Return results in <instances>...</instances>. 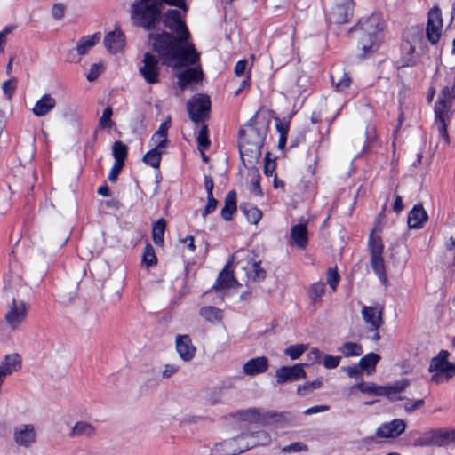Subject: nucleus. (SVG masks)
Wrapping results in <instances>:
<instances>
[{"label": "nucleus", "instance_id": "nucleus-1", "mask_svg": "<svg viewBox=\"0 0 455 455\" xmlns=\"http://www.w3.org/2000/svg\"><path fill=\"white\" fill-rule=\"evenodd\" d=\"M152 46L161 58L163 64L180 68L194 65L199 61V53L193 44L180 42V36L175 38L172 35L163 32L154 36L149 34Z\"/></svg>", "mask_w": 455, "mask_h": 455}, {"label": "nucleus", "instance_id": "nucleus-2", "mask_svg": "<svg viewBox=\"0 0 455 455\" xmlns=\"http://www.w3.org/2000/svg\"><path fill=\"white\" fill-rule=\"evenodd\" d=\"M267 132V122L251 118L239 132V151L244 165L253 166L261 156V148Z\"/></svg>", "mask_w": 455, "mask_h": 455}, {"label": "nucleus", "instance_id": "nucleus-3", "mask_svg": "<svg viewBox=\"0 0 455 455\" xmlns=\"http://www.w3.org/2000/svg\"><path fill=\"white\" fill-rule=\"evenodd\" d=\"M384 21L379 13L362 18L355 28L364 55L377 51L383 38Z\"/></svg>", "mask_w": 455, "mask_h": 455}, {"label": "nucleus", "instance_id": "nucleus-4", "mask_svg": "<svg viewBox=\"0 0 455 455\" xmlns=\"http://www.w3.org/2000/svg\"><path fill=\"white\" fill-rule=\"evenodd\" d=\"M159 14L158 2L156 0H140L133 4L132 20L136 26L150 29L154 28Z\"/></svg>", "mask_w": 455, "mask_h": 455}, {"label": "nucleus", "instance_id": "nucleus-5", "mask_svg": "<svg viewBox=\"0 0 455 455\" xmlns=\"http://www.w3.org/2000/svg\"><path fill=\"white\" fill-rule=\"evenodd\" d=\"M409 385L408 379L396 381L393 385L379 386L373 382H360L351 387V392L355 389L360 390L363 394L380 396L385 395L391 401L401 400L398 395L402 393Z\"/></svg>", "mask_w": 455, "mask_h": 455}, {"label": "nucleus", "instance_id": "nucleus-6", "mask_svg": "<svg viewBox=\"0 0 455 455\" xmlns=\"http://www.w3.org/2000/svg\"><path fill=\"white\" fill-rule=\"evenodd\" d=\"M454 99V92H450V87L448 85H444L442 89L438 101L436 102L435 108L436 122L439 123V133L443 138L445 144L450 143V138L448 135L445 121L449 117V112Z\"/></svg>", "mask_w": 455, "mask_h": 455}, {"label": "nucleus", "instance_id": "nucleus-7", "mask_svg": "<svg viewBox=\"0 0 455 455\" xmlns=\"http://www.w3.org/2000/svg\"><path fill=\"white\" fill-rule=\"evenodd\" d=\"M448 351L441 350L435 357L432 358L428 370L433 372L431 377L433 382L439 384L455 374V365L448 361Z\"/></svg>", "mask_w": 455, "mask_h": 455}, {"label": "nucleus", "instance_id": "nucleus-8", "mask_svg": "<svg viewBox=\"0 0 455 455\" xmlns=\"http://www.w3.org/2000/svg\"><path fill=\"white\" fill-rule=\"evenodd\" d=\"M12 441L19 448L30 449L37 442V433L33 424H20L12 429Z\"/></svg>", "mask_w": 455, "mask_h": 455}, {"label": "nucleus", "instance_id": "nucleus-9", "mask_svg": "<svg viewBox=\"0 0 455 455\" xmlns=\"http://www.w3.org/2000/svg\"><path fill=\"white\" fill-rule=\"evenodd\" d=\"M187 107L190 119L193 122H204L209 117L210 98L204 94H197L188 100Z\"/></svg>", "mask_w": 455, "mask_h": 455}, {"label": "nucleus", "instance_id": "nucleus-10", "mask_svg": "<svg viewBox=\"0 0 455 455\" xmlns=\"http://www.w3.org/2000/svg\"><path fill=\"white\" fill-rule=\"evenodd\" d=\"M161 68L158 59L152 53L146 52L141 61L139 72L148 84L159 83Z\"/></svg>", "mask_w": 455, "mask_h": 455}, {"label": "nucleus", "instance_id": "nucleus-11", "mask_svg": "<svg viewBox=\"0 0 455 455\" xmlns=\"http://www.w3.org/2000/svg\"><path fill=\"white\" fill-rule=\"evenodd\" d=\"M27 316V308L23 301H17L12 299L11 305L5 314L4 319L8 326L12 330H17L24 322Z\"/></svg>", "mask_w": 455, "mask_h": 455}, {"label": "nucleus", "instance_id": "nucleus-12", "mask_svg": "<svg viewBox=\"0 0 455 455\" xmlns=\"http://www.w3.org/2000/svg\"><path fill=\"white\" fill-rule=\"evenodd\" d=\"M163 19L164 26L171 30L175 31L177 33V36H180V42L188 41L189 34L179 11L169 10Z\"/></svg>", "mask_w": 455, "mask_h": 455}, {"label": "nucleus", "instance_id": "nucleus-13", "mask_svg": "<svg viewBox=\"0 0 455 455\" xmlns=\"http://www.w3.org/2000/svg\"><path fill=\"white\" fill-rule=\"evenodd\" d=\"M443 28V19L441 10L438 7H434L428 12V20L427 26V37L432 44L438 43Z\"/></svg>", "mask_w": 455, "mask_h": 455}, {"label": "nucleus", "instance_id": "nucleus-14", "mask_svg": "<svg viewBox=\"0 0 455 455\" xmlns=\"http://www.w3.org/2000/svg\"><path fill=\"white\" fill-rule=\"evenodd\" d=\"M422 41V36L418 31H413L411 39H406L402 44V60L401 63L403 67H411L416 65L417 60L415 56V50L417 45Z\"/></svg>", "mask_w": 455, "mask_h": 455}, {"label": "nucleus", "instance_id": "nucleus-15", "mask_svg": "<svg viewBox=\"0 0 455 455\" xmlns=\"http://www.w3.org/2000/svg\"><path fill=\"white\" fill-rule=\"evenodd\" d=\"M187 68L181 71L178 76V84L181 90H184L192 84L203 80L204 74L198 61L194 65H188Z\"/></svg>", "mask_w": 455, "mask_h": 455}, {"label": "nucleus", "instance_id": "nucleus-16", "mask_svg": "<svg viewBox=\"0 0 455 455\" xmlns=\"http://www.w3.org/2000/svg\"><path fill=\"white\" fill-rule=\"evenodd\" d=\"M307 377L303 369V364H295L292 366H283L276 370L275 378L278 384L289 381H296Z\"/></svg>", "mask_w": 455, "mask_h": 455}, {"label": "nucleus", "instance_id": "nucleus-17", "mask_svg": "<svg viewBox=\"0 0 455 455\" xmlns=\"http://www.w3.org/2000/svg\"><path fill=\"white\" fill-rule=\"evenodd\" d=\"M247 437L251 438L252 441L250 443H246L245 445H243L242 447L234 448L233 455L242 453V452L249 450L251 447H254L257 445H267L270 443V436L265 431H258V432L251 433V434H243L237 437V440L240 441V440L245 439ZM234 441H236V439H235Z\"/></svg>", "mask_w": 455, "mask_h": 455}, {"label": "nucleus", "instance_id": "nucleus-18", "mask_svg": "<svg viewBox=\"0 0 455 455\" xmlns=\"http://www.w3.org/2000/svg\"><path fill=\"white\" fill-rule=\"evenodd\" d=\"M383 308L379 306L363 307L362 316L363 321L370 325V331H377L383 324Z\"/></svg>", "mask_w": 455, "mask_h": 455}, {"label": "nucleus", "instance_id": "nucleus-19", "mask_svg": "<svg viewBox=\"0 0 455 455\" xmlns=\"http://www.w3.org/2000/svg\"><path fill=\"white\" fill-rule=\"evenodd\" d=\"M406 427L403 419H394L391 422L381 425L376 432V435L381 438H395L402 435Z\"/></svg>", "mask_w": 455, "mask_h": 455}, {"label": "nucleus", "instance_id": "nucleus-20", "mask_svg": "<svg viewBox=\"0 0 455 455\" xmlns=\"http://www.w3.org/2000/svg\"><path fill=\"white\" fill-rule=\"evenodd\" d=\"M175 343L177 353L183 361L188 362L194 358L196 348L188 335H177Z\"/></svg>", "mask_w": 455, "mask_h": 455}, {"label": "nucleus", "instance_id": "nucleus-21", "mask_svg": "<svg viewBox=\"0 0 455 455\" xmlns=\"http://www.w3.org/2000/svg\"><path fill=\"white\" fill-rule=\"evenodd\" d=\"M104 45L111 53L121 52L125 46V36L118 28L108 33L104 37Z\"/></svg>", "mask_w": 455, "mask_h": 455}, {"label": "nucleus", "instance_id": "nucleus-22", "mask_svg": "<svg viewBox=\"0 0 455 455\" xmlns=\"http://www.w3.org/2000/svg\"><path fill=\"white\" fill-rule=\"evenodd\" d=\"M268 366V359L266 356H259L247 361L243 365V371L247 376H256L266 372Z\"/></svg>", "mask_w": 455, "mask_h": 455}, {"label": "nucleus", "instance_id": "nucleus-23", "mask_svg": "<svg viewBox=\"0 0 455 455\" xmlns=\"http://www.w3.org/2000/svg\"><path fill=\"white\" fill-rule=\"evenodd\" d=\"M171 125V117L167 116L166 120L162 123L157 131L151 137L153 148L165 151L168 145V129Z\"/></svg>", "mask_w": 455, "mask_h": 455}, {"label": "nucleus", "instance_id": "nucleus-24", "mask_svg": "<svg viewBox=\"0 0 455 455\" xmlns=\"http://www.w3.org/2000/svg\"><path fill=\"white\" fill-rule=\"evenodd\" d=\"M428 216L421 204L415 205L409 212L407 222L411 228H421L427 221Z\"/></svg>", "mask_w": 455, "mask_h": 455}, {"label": "nucleus", "instance_id": "nucleus-25", "mask_svg": "<svg viewBox=\"0 0 455 455\" xmlns=\"http://www.w3.org/2000/svg\"><path fill=\"white\" fill-rule=\"evenodd\" d=\"M96 433L95 427L84 420L77 421L72 429L70 430V433L68 434L69 437L76 438V437H85V438H92Z\"/></svg>", "mask_w": 455, "mask_h": 455}, {"label": "nucleus", "instance_id": "nucleus-26", "mask_svg": "<svg viewBox=\"0 0 455 455\" xmlns=\"http://www.w3.org/2000/svg\"><path fill=\"white\" fill-rule=\"evenodd\" d=\"M291 238L299 248L304 249L307 244V222L293 225L291 228Z\"/></svg>", "mask_w": 455, "mask_h": 455}, {"label": "nucleus", "instance_id": "nucleus-27", "mask_svg": "<svg viewBox=\"0 0 455 455\" xmlns=\"http://www.w3.org/2000/svg\"><path fill=\"white\" fill-rule=\"evenodd\" d=\"M231 262L230 260L219 275L216 283L213 286L214 289L220 290L238 286V283L233 276V274L228 271Z\"/></svg>", "mask_w": 455, "mask_h": 455}, {"label": "nucleus", "instance_id": "nucleus-28", "mask_svg": "<svg viewBox=\"0 0 455 455\" xmlns=\"http://www.w3.org/2000/svg\"><path fill=\"white\" fill-rule=\"evenodd\" d=\"M56 100L50 94H44L35 104L32 112L36 116H44L54 108Z\"/></svg>", "mask_w": 455, "mask_h": 455}, {"label": "nucleus", "instance_id": "nucleus-29", "mask_svg": "<svg viewBox=\"0 0 455 455\" xmlns=\"http://www.w3.org/2000/svg\"><path fill=\"white\" fill-rule=\"evenodd\" d=\"M432 431L433 445L446 446L451 443H455V431L444 429H435Z\"/></svg>", "mask_w": 455, "mask_h": 455}, {"label": "nucleus", "instance_id": "nucleus-30", "mask_svg": "<svg viewBox=\"0 0 455 455\" xmlns=\"http://www.w3.org/2000/svg\"><path fill=\"white\" fill-rule=\"evenodd\" d=\"M332 85L339 92H343L350 86L351 79L342 69H335L331 76Z\"/></svg>", "mask_w": 455, "mask_h": 455}, {"label": "nucleus", "instance_id": "nucleus-31", "mask_svg": "<svg viewBox=\"0 0 455 455\" xmlns=\"http://www.w3.org/2000/svg\"><path fill=\"white\" fill-rule=\"evenodd\" d=\"M236 210V194L234 190L229 191L225 198V204L221 209V216L225 220H230Z\"/></svg>", "mask_w": 455, "mask_h": 455}, {"label": "nucleus", "instance_id": "nucleus-32", "mask_svg": "<svg viewBox=\"0 0 455 455\" xmlns=\"http://www.w3.org/2000/svg\"><path fill=\"white\" fill-rule=\"evenodd\" d=\"M100 39V34L95 33L92 36L82 37L76 44V51L78 54L84 55L93 47Z\"/></svg>", "mask_w": 455, "mask_h": 455}, {"label": "nucleus", "instance_id": "nucleus-33", "mask_svg": "<svg viewBox=\"0 0 455 455\" xmlns=\"http://www.w3.org/2000/svg\"><path fill=\"white\" fill-rule=\"evenodd\" d=\"M249 282H261L267 276V271L261 267L260 262L254 261L246 270Z\"/></svg>", "mask_w": 455, "mask_h": 455}, {"label": "nucleus", "instance_id": "nucleus-34", "mask_svg": "<svg viewBox=\"0 0 455 455\" xmlns=\"http://www.w3.org/2000/svg\"><path fill=\"white\" fill-rule=\"evenodd\" d=\"M380 360V356L375 353H369L363 356L358 364L362 371H366L368 374H371L375 371V367L378 362Z\"/></svg>", "mask_w": 455, "mask_h": 455}, {"label": "nucleus", "instance_id": "nucleus-35", "mask_svg": "<svg viewBox=\"0 0 455 455\" xmlns=\"http://www.w3.org/2000/svg\"><path fill=\"white\" fill-rule=\"evenodd\" d=\"M199 315L212 323L220 322L222 319L221 310L211 306L203 307L199 311Z\"/></svg>", "mask_w": 455, "mask_h": 455}, {"label": "nucleus", "instance_id": "nucleus-36", "mask_svg": "<svg viewBox=\"0 0 455 455\" xmlns=\"http://www.w3.org/2000/svg\"><path fill=\"white\" fill-rule=\"evenodd\" d=\"M371 267L374 273L377 275L379 279L383 283H387V275H386V268H385V262L384 259L381 256H371Z\"/></svg>", "mask_w": 455, "mask_h": 455}, {"label": "nucleus", "instance_id": "nucleus-37", "mask_svg": "<svg viewBox=\"0 0 455 455\" xmlns=\"http://www.w3.org/2000/svg\"><path fill=\"white\" fill-rule=\"evenodd\" d=\"M240 210L243 212L247 220L252 224H257L262 218L261 211L250 204H241Z\"/></svg>", "mask_w": 455, "mask_h": 455}, {"label": "nucleus", "instance_id": "nucleus-38", "mask_svg": "<svg viewBox=\"0 0 455 455\" xmlns=\"http://www.w3.org/2000/svg\"><path fill=\"white\" fill-rule=\"evenodd\" d=\"M166 228V221L159 219L153 226L152 239L156 245L163 246L164 235Z\"/></svg>", "mask_w": 455, "mask_h": 455}, {"label": "nucleus", "instance_id": "nucleus-39", "mask_svg": "<svg viewBox=\"0 0 455 455\" xmlns=\"http://www.w3.org/2000/svg\"><path fill=\"white\" fill-rule=\"evenodd\" d=\"M164 151L152 148L148 152H147L143 156V161L155 169H158L160 165V161L162 158V155Z\"/></svg>", "mask_w": 455, "mask_h": 455}, {"label": "nucleus", "instance_id": "nucleus-40", "mask_svg": "<svg viewBox=\"0 0 455 455\" xmlns=\"http://www.w3.org/2000/svg\"><path fill=\"white\" fill-rule=\"evenodd\" d=\"M235 417L242 421L262 422V416L256 409H248L237 411Z\"/></svg>", "mask_w": 455, "mask_h": 455}, {"label": "nucleus", "instance_id": "nucleus-41", "mask_svg": "<svg viewBox=\"0 0 455 455\" xmlns=\"http://www.w3.org/2000/svg\"><path fill=\"white\" fill-rule=\"evenodd\" d=\"M339 351L346 357L358 356L363 354L362 346L355 342H346L339 347Z\"/></svg>", "mask_w": 455, "mask_h": 455}, {"label": "nucleus", "instance_id": "nucleus-42", "mask_svg": "<svg viewBox=\"0 0 455 455\" xmlns=\"http://www.w3.org/2000/svg\"><path fill=\"white\" fill-rule=\"evenodd\" d=\"M383 243L380 237L376 236L373 233L371 234L368 243V249L370 255L371 256H381L383 252Z\"/></svg>", "mask_w": 455, "mask_h": 455}, {"label": "nucleus", "instance_id": "nucleus-43", "mask_svg": "<svg viewBox=\"0 0 455 455\" xmlns=\"http://www.w3.org/2000/svg\"><path fill=\"white\" fill-rule=\"evenodd\" d=\"M112 153L115 162L124 164V160L127 156V147L123 142L119 140L114 142L112 146Z\"/></svg>", "mask_w": 455, "mask_h": 455}, {"label": "nucleus", "instance_id": "nucleus-44", "mask_svg": "<svg viewBox=\"0 0 455 455\" xmlns=\"http://www.w3.org/2000/svg\"><path fill=\"white\" fill-rule=\"evenodd\" d=\"M292 416L290 412H275V411H267L265 415L262 416V422H266L267 420H272L275 422L281 421H291Z\"/></svg>", "mask_w": 455, "mask_h": 455}, {"label": "nucleus", "instance_id": "nucleus-45", "mask_svg": "<svg viewBox=\"0 0 455 455\" xmlns=\"http://www.w3.org/2000/svg\"><path fill=\"white\" fill-rule=\"evenodd\" d=\"M325 284L323 282H317L312 284L309 290V297L315 302H319L324 294Z\"/></svg>", "mask_w": 455, "mask_h": 455}, {"label": "nucleus", "instance_id": "nucleus-46", "mask_svg": "<svg viewBox=\"0 0 455 455\" xmlns=\"http://www.w3.org/2000/svg\"><path fill=\"white\" fill-rule=\"evenodd\" d=\"M307 349V345H291L284 349V355L291 357L292 360H296L299 358Z\"/></svg>", "mask_w": 455, "mask_h": 455}, {"label": "nucleus", "instance_id": "nucleus-47", "mask_svg": "<svg viewBox=\"0 0 455 455\" xmlns=\"http://www.w3.org/2000/svg\"><path fill=\"white\" fill-rule=\"evenodd\" d=\"M198 149L204 151L210 146V140L208 138V129L205 124L202 125L197 135Z\"/></svg>", "mask_w": 455, "mask_h": 455}, {"label": "nucleus", "instance_id": "nucleus-48", "mask_svg": "<svg viewBox=\"0 0 455 455\" xmlns=\"http://www.w3.org/2000/svg\"><path fill=\"white\" fill-rule=\"evenodd\" d=\"M113 115V110L111 107H107L99 119V126L102 129L105 128H112L115 125V123L112 121L111 116Z\"/></svg>", "mask_w": 455, "mask_h": 455}, {"label": "nucleus", "instance_id": "nucleus-49", "mask_svg": "<svg viewBox=\"0 0 455 455\" xmlns=\"http://www.w3.org/2000/svg\"><path fill=\"white\" fill-rule=\"evenodd\" d=\"M142 261L145 263L148 267H152L156 265L157 259L155 253V251L150 244H147L144 248V251L142 254Z\"/></svg>", "mask_w": 455, "mask_h": 455}, {"label": "nucleus", "instance_id": "nucleus-50", "mask_svg": "<svg viewBox=\"0 0 455 455\" xmlns=\"http://www.w3.org/2000/svg\"><path fill=\"white\" fill-rule=\"evenodd\" d=\"M323 385V382L320 379H315L314 381L307 382L304 385H299L297 388V393L299 395H303L304 392H309L317 388H320Z\"/></svg>", "mask_w": 455, "mask_h": 455}, {"label": "nucleus", "instance_id": "nucleus-51", "mask_svg": "<svg viewBox=\"0 0 455 455\" xmlns=\"http://www.w3.org/2000/svg\"><path fill=\"white\" fill-rule=\"evenodd\" d=\"M17 87V80L12 78L3 83L2 90L8 99H11Z\"/></svg>", "mask_w": 455, "mask_h": 455}, {"label": "nucleus", "instance_id": "nucleus-52", "mask_svg": "<svg viewBox=\"0 0 455 455\" xmlns=\"http://www.w3.org/2000/svg\"><path fill=\"white\" fill-rule=\"evenodd\" d=\"M340 362V356H333L331 355L324 354L322 363L326 369H334L339 366Z\"/></svg>", "mask_w": 455, "mask_h": 455}, {"label": "nucleus", "instance_id": "nucleus-53", "mask_svg": "<svg viewBox=\"0 0 455 455\" xmlns=\"http://www.w3.org/2000/svg\"><path fill=\"white\" fill-rule=\"evenodd\" d=\"M414 446H431L433 445L432 431L424 433L421 436L414 440Z\"/></svg>", "mask_w": 455, "mask_h": 455}, {"label": "nucleus", "instance_id": "nucleus-54", "mask_svg": "<svg viewBox=\"0 0 455 455\" xmlns=\"http://www.w3.org/2000/svg\"><path fill=\"white\" fill-rule=\"evenodd\" d=\"M260 176L257 171H253L251 173V192L257 196H262V191L259 185Z\"/></svg>", "mask_w": 455, "mask_h": 455}, {"label": "nucleus", "instance_id": "nucleus-55", "mask_svg": "<svg viewBox=\"0 0 455 455\" xmlns=\"http://www.w3.org/2000/svg\"><path fill=\"white\" fill-rule=\"evenodd\" d=\"M103 70V66L100 63H94L91 66L88 74L86 75V78L89 82H92L98 78L100 73Z\"/></svg>", "mask_w": 455, "mask_h": 455}, {"label": "nucleus", "instance_id": "nucleus-56", "mask_svg": "<svg viewBox=\"0 0 455 455\" xmlns=\"http://www.w3.org/2000/svg\"><path fill=\"white\" fill-rule=\"evenodd\" d=\"M339 282V275L335 268H329L327 273V283L330 287L335 291Z\"/></svg>", "mask_w": 455, "mask_h": 455}, {"label": "nucleus", "instance_id": "nucleus-57", "mask_svg": "<svg viewBox=\"0 0 455 455\" xmlns=\"http://www.w3.org/2000/svg\"><path fill=\"white\" fill-rule=\"evenodd\" d=\"M218 201L213 197V195L207 196V204L203 212V217L205 218L208 214L212 213L217 207Z\"/></svg>", "mask_w": 455, "mask_h": 455}, {"label": "nucleus", "instance_id": "nucleus-58", "mask_svg": "<svg viewBox=\"0 0 455 455\" xmlns=\"http://www.w3.org/2000/svg\"><path fill=\"white\" fill-rule=\"evenodd\" d=\"M307 451V446L299 442L293 443L290 445L284 446L282 449L283 452H298V451Z\"/></svg>", "mask_w": 455, "mask_h": 455}, {"label": "nucleus", "instance_id": "nucleus-59", "mask_svg": "<svg viewBox=\"0 0 455 455\" xmlns=\"http://www.w3.org/2000/svg\"><path fill=\"white\" fill-rule=\"evenodd\" d=\"M323 355L324 354L318 348L313 347L307 354V358L312 363H322Z\"/></svg>", "mask_w": 455, "mask_h": 455}, {"label": "nucleus", "instance_id": "nucleus-60", "mask_svg": "<svg viewBox=\"0 0 455 455\" xmlns=\"http://www.w3.org/2000/svg\"><path fill=\"white\" fill-rule=\"evenodd\" d=\"M343 371L350 377L355 379L362 378V369L358 365L343 368Z\"/></svg>", "mask_w": 455, "mask_h": 455}, {"label": "nucleus", "instance_id": "nucleus-61", "mask_svg": "<svg viewBox=\"0 0 455 455\" xmlns=\"http://www.w3.org/2000/svg\"><path fill=\"white\" fill-rule=\"evenodd\" d=\"M65 5L63 4L58 3L53 4L52 8V15L55 20H61L64 17L65 13Z\"/></svg>", "mask_w": 455, "mask_h": 455}, {"label": "nucleus", "instance_id": "nucleus-62", "mask_svg": "<svg viewBox=\"0 0 455 455\" xmlns=\"http://www.w3.org/2000/svg\"><path fill=\"white\" fill-rule=\"evenodd\" d=\"M179 369H180V367L177 364H173V363L166 364L164 366V370L162 372V377L164 379H170L171 377H172L174 374H176L179 371Z\"/></svg>", "mask_w": 455, "mask_h": 455}, {"label": "nucleus", "instance_id": "nucleus-63", "mask_svg": "<svg viewBox=\"0 0 455 455\" xmlns=\"http://www.w3.org/2000/svg\"><path fill=\"white\" fill-rule=\"evenodd\" d=\"M423 404H424L423 399H419L416 401L408 400L404 403L403 408L407 412H411V411L420 408L421 406H423Z\"/></svg>", "mask_w": 455, "mask_h": 455}, {"label": "nucleus", "instance_id": "nucleus-64", "mask_svg": "<svg viewBox=\"0 0 455 455\" xmlns=\"http://www.w3.org/2000/svg\"><path fill=\"white\" fill-rule=\"evenodd\" d=\"M124 164L123 163H119V162H115L112 168H111V171L108 174V180L109 181L111 182H114L117 179V176L119 174V172H121L122 168L124 167Z\"/></svg>", "mask_w": 455, "mask_h": 455}]
</instances>
